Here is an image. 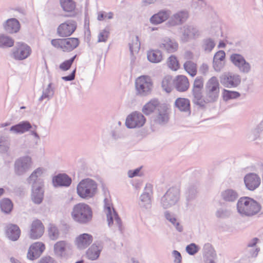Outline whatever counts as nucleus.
Segmentation results:
<instances>
[{"mask_svg":"<svg viewBox=\"0 0 263 263\" xmlns=\"http://www.w3.org/2000/svg\"><path fill=\"white\" fill-rule=\"evenodd\" d=\"M219 94V83L217 78L213 77L207 82L204 95L202 92H195V103L204 106L206 104L216 101Z\"/></svg>","mask_w":263,"mask_h":263,"instance_id":"obj_1","label":"nucleus"},{"mask_svg":"<svg viewBox=\"0 0 263 263\" xmlns=\"http://www.w3.org/2000/svg\"><path fill=\"white\" fill-rule=\"evenodd\" d=\"M237 209L238 213L242 215L252 216L260 212L261 206L253 198L242 197L237 202Z\"/></svg>","mask_w":263,"mask_h":263,"instance_id":"obj_2","label":"nucleus"},{"mask_svg":"<svg viewBox=\"0 0 263 263\" xmlns=\"http://www.w3.org/2000/svg\"><path fill=\"white\" fill-rule=\"evenodd\" d=\"M104 211L106 215L108 226L114 231L122 232L123 226L122 221L115 210L111 201L107 198L104 200Z\"/></svg>","mask_w":263,"mask_h":263,"instance_id":"obj_3","label":"nucleus"},{"mask_svg":"<svg viewBox=\"0 0 263 263\" xmlns=\"http://www.w3.org/2000/svg\"><path fill=\"white\" fill-rule=\"evenodd\" d=\"M71 216L74 221L86 223L92 219V212L88 204L85 203H79L73 206Z\"/></svg>","mask_w":263,"mask_h":263,"instance_id":"obj_4","label":"nucleus"},{"mask_svg":"<svg viewBox=\"0 0 263 263\" xmlns=\"http://www.w3.org/2000/svg\"><path fill=\"white\" fill-rule=\"evenodd\" d=\"M80 43L78 37L57 38L51 41V44L54 48L64 52L72 51L79 46Z\"/></svg>","mask_w":263,"mask_h":263,"instance_id":"obj_5","label":"nucleus"},{"mask_svg":"<svg viewBox=\"0 0 263 263\" xmlns=\"http://www.w3.org/2000/svg\"><path fill=\"white\" fill-rule=\"evenodd\" d=\"M97 190V184L92 179L87 178L81 180L77 185L78 195L82 198L87 199L92 197Z\"/></svg>","mask_w":263,"mask_h":263,"instance_id":"obj_6","label":"nucleus"},{"mask_svg":"<svg viewBox=\"0 0 263 263\" xmlns=\"http://www.w3.org/2000/svg\"><path fill=\"white\" fill-rule=\"evenodd\" d=\"M43 173L42 170L38 168L35 170L30 176V181H33L32 189V200L35 203L40 204L43 199L44 192L42 189L43 184L42 182H36L37 178L40 176Z\"/></svg>","mask_w":263,"mask_h":263,"instance_id":"obj_7","label":"nucleus"},{"mask_svg":"<svg viewBox=\"0 0 263 263\" xmlns=\"http://www.w3.org/2000/svg\"><path fill=\"white\" fill-rule=\"evenodd\" d=\"M153 86L152 80L148 76H141L136 79L135 88L139 95H147L152 91Z\"/></svg>","mask_w":263,"mask_h":263,"instance_id":"obj_8","label":"nucleus"},{"mask_svg":"<svg viewBox=\"0 0 263 263\" xmlns=\"http://www.w3.org/2000/svg\"><path fill=\"white\" fill-rule=\"evenodd\" d=\"M77 24L74 20H67L60 24L57 28V35L61 37L71 36L76 30Z\"/></svg>","mask_w":263,"mask_h":263,"instance_id":"obj_9","label":"nucleus"},{"mask_svg":"<svg viewBox=\"0 0 263 263\" xmlns=\"http://www.w3.org/2000/svg\"><path fill=\"white\" fill-rule=\"evenodd\" d=\"M45 229V226L41 220L38 219L33 220L29 226V237L32 240L40 239L44 235Z\"/></svg>","mask_w":263,"mask_h":263,"instance_id":"obj_10","label":"nucleus"},{"mask_svg":"<svg viewBox=\"0 0 263 263\" xmlns=\"http://www.w3.org/2000/svg\"><path fill=\"white\" fill-rule=\"evenodd\" d=\"M145 118L140 112H134L129 115L126 120V125L128 128H136L142 126L145 122Z\"/></svg>","mask_w":263,"mask_h":263,"instance_id":"obj_11","label":"nucleus"},{"mask_svg":"<svg viewBox=\"0 0 263 263\" xmlns=\"http://www.w3.org/2000/svg\"><path fill=\"white\" fill-rule=\"evenodd\" d=\"M45 245L42 242L38 241L33 243L29 248L27 257L29 260H33L39 257L45 250Z\"/></svg>","mask_w":263,"mask_h":263,"instance_id":"obj_12","label":"nucleus"},{"mask_svg":"<svg viewBox=\"0 0 263 263\" xmlns=\"http://www.w3.org/2000/svg\"><path fill=\"white\" fill-rule=\"evenodd\" d=\"M31 53L30 47L24 43H18L17 47L12 52V55L14 59L23 60L28 58Z\"/></svg>","mask_w":263,"mask_h":263,"instance_id":"obj_13","label":"nucleus"},{"mask_svg":"<svg viewBox=\"0 0 263 263\" xmlns=\"http://www.w3.org/2000/svg\"><path fill=\"white\" fill-rule=\"evenodd\" d=\"M244 182L247 189L253 191L259 186L261 180L257 174L249 173L245 176Z\"/></svg>","mask_w":263,"mask_h":263,"instance_id":"obj_14","label":"nucleus"},{"mask_svg":"<svg viewBox=\"0 0 263 263\" xmlns=\"http://www.w3.org/2000/svg\"><path fill=\"white\" fill-rule=\"evenodd\" d=\"M93 241V237L87 233H83L78 236L74 240V244L79 250H84Z\"/></svg>","mask_w":263,"mask_h":263,"instance_id":"obj_15","label":"nucleus"},{"mask_svg":"<svg viewBox=\"0 0 263 263\" xmlns=\"http://www.w3.org/2000/svg\"><path fill=\"white\" fill-rule=\"evenodd\" d=\"M175 88L179 92H184L189 89L190 84L187 77L184 75H178L173 80Z\"/></svg>","mask_w":263,"mask_h":263,"instance_id":"obj_16","label":"nucleus"},{"mask_svg":"<svg viewBox=\"0 0 263 263\" xmlns=\"http://www.w3.org/2000/svg\"><path fill=\"white\" fill-rule=\"evenodd\" d=\"M32 162L31 157L27 156L21 158L15 163V169L18 172H25L31 168Z\"/></svg>","mask_w":263,"mask_h":263,"instance_id":"obj_17","label":"nucleus"},{"mask_svg":"<svg viewBox=\"0 0 263 263\" xmlns=\"http://www.w3.org/2000/svg\"><path fill=\"white\" fill-rule=\"evenodd\" d=\"M5 234L10 240L16 241L20 238L21 231L17 225L10 223L5 227Z\"/></svg>","mask_w":263,"mask_h":263,"instance_id":"obj_18","label":"nucleus"},{"mask_svg":"<svg viewBox=\"0 0 263 263\" xmlns=\"http://www.w3.org/2000/svg\"><path fill=\"white\" fill-rule=\"evenodd\" d=\"M221 81L227 87H235L240 83V79L238 76L230 73L223 75Z\"/></svg>","mask_w":263,"mask_h":263,"instance_id":"obj_19","label":"nucleus"},{"mask_svg":"<svg viewBox=\"0 0 263 263\" xmlns=\"http://www.w3.org/2000/svg\"><path fill=\"white\" fill-rule=\"evenodd\" d=\"M230 59L232 63L243 72H248L250 68V65L246 62L241 55L233 54L231 56Z\"/></svg>","mask_w":263,"mask_h":263,"instance_id":"obj_20","label":"nucleus"},{"mask_svg":"<svg viewBox=\"0 0 263 263\" xmlns=\"http://www.w3.org/2000/svg\"><path fill=\"white\" fill-rule=\"evenodd\" d=\"M170 106L167 104H162L160 106L158 111L159 114L157 117V122L159 124L167 122L169 119Z\"/></svg>","mask_w":263,"mask_h":263,"instance_id":"obj_21","label":"nucleus"},{"mask_svg":"<svg viewBox=\"0 0 263 263\" xmlns=\"http://www.w3.org/2000/svg\"><path fill=\"white\" fill-rule=\"evenodd\" d=\"M63 11L67 13H74L77 9V3L74 0H59Z\"/></svg>","mask_w":263,"mask_h":263,"instance_id":"obj_22","label":"nucleus"},{"mask_svg":"<svg viewBox=\"0 0 263 263\" xmlns=\"http://www.w3.org/2000/svg\"><path fill=\"white\" fill-rule=\"evenodd\" d=\"M160 47L168 53H173L177 50L178 45L174 40L167 38L163 40Z\"/></svg>","mask_w":263,"mask_h":263,"instance_id":"obj_23","label":"nucleus"},{"mask_svg":"<svg viewBox=\"0 0 263 263\" xmlns=\"http://www.w3.org/2000/svg\"><path fill=\"white\" fill-rule=\"evenodd\" d=\"M102 247L99 245L93 244L87 250L86 255L87 257L90 260H96L100 256Z\"/></svg>","mask_w":263,"mask_h":263,"instance_id":"obj_24","label":"nucleus"},{"mask_svg":"<svg viewBox=\"0 0 263 263\" xmlns=\"http://www.w3.org/2000/svg\"><path fill=\"white\" fill-rule=\"evenodd\" d=\"M71 179L65 174H59L53 179V183L55 186H69Z\"/></svg>","mask_w":263,"mask_h":263,"instance_id":"obj_25","label":"nucleus"},{"mask_svg":"<svg viewBox=\"0 0 263 263\" xmlns=\"http://www.w3.org/2000/svg\"><path fill=\"white\" fill-rule=\"evenodd\" d=\"M4 28L9 33H15L20 30V24L16 19L10 18L6 21Z\"/></svg>","mask_w":263,"mask_h":263,"instance_id":"obj_26","label":"nucleus"},{"mask_svg":"<svg viewBox=\"0 0 263 263\" xmlns=\"http://www.w3.org/2000/svg\"><path fill=\"white\" fill-rule=\"evenodd\" d=\"M160 107L159 102L156 100H152L146 103L143 107L142 112L145 115H148L159 109Z\"/></svg>","mask_w":263,"mask_h":263,"instance_id":"obj_27","label":"nucleus"},{"mask_svg":"<svg viewBox=\"0 0 263 263\" xmlns=\"http://www.w3.org/2000/svg\"><path fill=\"white\" fill-rule=\"evenodd\" d=\"M175 106L181 111H189L190 110V101L187 98H178L175 102Z\"/></svg>","mask_w":263,"mask_h":263,"instance_id":"obj_28","label":"nucleus"},{"mask_svg":"<svg viewBox=\"0 0 263 263\" xmlns=\"http://www.w3.org/2000/svg\"><path fill=\"white\" fill-rule=\"evenodd\" d=\"M147 55L148 60L152 63H159L163 59L162 53L159 50H151L148 51Z\"/></svg>","mask_w":263,"mask_h":263,"instance_id":"obj_29","label":"nucleus"},{"mask_svg":"<svg viewBox=\"0 0 263 263\" xmlns=\"http://www.w3.org/2000/svg\"><path fill=\"white\" fill-rule=\"evenodd\" d=\"M68 248V244L65 241H59L54 245V253L60 256H62Z\"/></svg>","mask_w":263,"mask_h":263,"instance_id":"obj_30","label":"nucleus"},{"mask_svg":"<svg viewBox=\"0 0 263 263\" xmlns=\"http://www.w3.org/2000/svg\"><path fill=\"white\" fill-rule=\"evenodd\" d=\"M31 128V125L28 122H22L18 124L11 127V130L16 133H23L29 130Z\"/></svg>","mask_w":263,"mask_h":263,"instance_id":"obj_31","label":"nucleus"},{"mask_svg":"<svg viewBox=\"0 0 263 263\" xmlns=\"http://www.w3.org/2000/svg\"><path fill=\"white\" fill-rule=\"evenodd\" d=\"M204 80L201 77H197L194 80L193 87V95L194 97V101L195 102V92L201 93L203 87Z\"/></svg>","mask_w":263,"mask_h":263,"instance_id":"obj_32","label":"nucleus"},{"mask_svg":"<svg viewBox=\"0 0 263 263\" xmlns=\"http://www.w3.org/2000/svg\"><path fill=\"white\" fill-rule=\"evenodd\" d=\"M168 17V15L166 12L160 11L151 18V22L154 24H160L166 21Z\"/></svg>","mask_w":263,"mask_h":263,"instance_id":"obj_33","label":"nucleus"},{"mask_svg":"<svg viewBox=\"0 0 263 263\" xmlns=\"http://www.w3.org/2000/svg\"><path fill=\"white\" fill-rule=\"evenodd\" d=\"M185 70L192 77L197 73V65L192 61H186L183 64Z\"/></svg>","mask_w":263,"mask_h":263,"instance_id":"obj_34","label":"nucleus"},{"mask_svg":"<svg viewBox=\"0 0 263 263\" xmlns=\"http://www.w3.org/2000/svg\"><path fill=\"white\" fill-rule=\"evenodd\" d=\"M0 207L2 211L8 213L12 211L13 204L9 199L4 198L0 201Z\"/></svg>","mask_w":263,"mask_h":263,"instance_id":"obj_35","label":"nucleus"},{"mask_svg":"<svg viewBox=\"0 0 263 263\" xmlns=\"http://www.w3.org/2000/svg\"><path fill=\"white\" fill-rule=\"evenodd\" d=\"M13 45L14 41L12 38L4 34L0 35V47H10Z\"/></svg>","mask_w":263,"mask_h":263,"instance_id":"obj_36","label":"nucleus"},{"mask_svg":"<svg viewBox=\"0 0 263 263\" xmlns=\"http://www.w3.org/2000/svg\"><path fill=\"white\" fill-rule=\"evenodd\" d=\"M167 65L168 67L173 71H177L180 68L179 61L174 55H171L168 58Z\"/></svg>","mask_w":263,"mask_h":263,"instance_id":"obj_37","label":"nucleus"},{"mask_svg":"<svg viewBox=\"0 0 263 263\" xmlns=\"http://www.w3.org/2000/svg\"><path fill=\"white\" fill-rule=\"evenodd\" d=\"M173 81L171 76L164 78L162 82V87L167 92H170L173 88Z\"/></svg>","mask_w":263,"mask_h":263,"instance_id":"obj_38","label":"nucleus"},{"mask_svg":"<svg viewBox=\"0 0 263 263\" xmlns=\"http://www.w3.org/2000/svg\"><path fill=\"white\" fill-rule=\"evenodd\" d=\"M239 93L237 91H233L224 89V90L222 92L223 98L226 101L230 99H235L239 97Z\"/></svg>","mask_w":263,"mask_h":263,"instance_id":"obj_39","label":"nucleus"},{"mask_svg":"<svg viewBox=\"0 0 263 263\" xmlns=\"http://www.w3.org/2000/svg\"><path fill=\"white\" fill-rule=\"evenodd\" d=\"M48 235L52 240L57 239L59 235V230L56 226L50 224L48 230Z\"/></svg>","mask_w":263,"mask_h":263,"instance_id":"obj_40","label":"nucleus"},{"mask_svg":"<svg viewBox=\"0 0 263 263\" xmlns=\"http://www.w3.org/2000/svg\"><path fill=\"white\" fill-rule=\"evenodd\" d=\"M223 199L226 201H233L237 198L236 193L232 190H227L222 194Z\"/></svg>","mask_w":263,"mask_h":263,"instance_id":"obj_41","label":"nucleus"},{"mask_svg":"<svg viewBox=\"0 0 263 263\" xmlns=\"http://www.w3.org/2000/svg\"><path fill=\"white\" fill-rule=\"evenodd\" d=\"M76 57L77 55H75L70 59L66 60L62 62L59 66L60 69L62 71H67L69 69Z\"/></svg>","mask_w":263,"mask_h":263,"instance_id":"obj_42","label":"nucleus"},{"mask_svg":"<svg viewBox=\"0 0 263 263\" xmlns=\"http://www.w3.org/2000/svg\"><path fill=\"white\" fill-rule=\"evenodd\" d=\"M141 206L148 208L151 205V198L148 193H143L140 197Z\"/></svg>","mask_w":263,"mask_h":263,"instance_id":"obj_43","label":"nucleus"},{"mask_svg":"<svg viewBox=\"0 0 263 263\" xmlns=\"http://www.w3.org/2000/svg\"><path fill=\"white\" fill-rule=\"evenodd\" d=\"M109 36V30L108 29H105L101 30L98 36V42H106Z\"/></svg>","mask_w":263,"mask_h":263,"instance_id":"obj_44","label":"nucleus"},{"mask_svg":"<svg viewBox=\"0 0 263 263\" xmlns=\"http://www.w3.org/2000/svg\"><path fill=\"white\" fill-rule=\"evenodd\" d=\"M179 191L178 190L172 188L167 191L166 194L165 195V197L167 199L171 198L172 196H174L175 200L177 201L179 198Z\"/></svg>","mask_w":263,"mask_h":263,"instance_id":"obj_45","label":"nucleus"},{"mask_svg":"<svg viewBox=\"0 0 263 263\" xmlns=\"http://www.w3.org/2000/svg\"><path fill=\"white\" fill-rule=\"evenodd\" d=\"M129 48L133 54L138 51L140 48V44L137 38H136L131 44H129Z\"/></svg>","mask_w":263,"mask_h":263,"instance_id":"obj_46","label":"nucleus"},{"mask_svg":"<svg viewBox=\"0 0 263 263\" xmlns=\"http://www.w3.org/2000/svg\"><path fill=\"white\" fill-rule=\"evenodd\" d=\"M225 52L222 50H220L216 52L214 57V62L216 64L222 61L225 58Z\"/></svg>","mask_w":263,"mask_h":263,"instance_id":"obj_47","label":"nucleus"},{"mask_svg":"<svg viewBox=\"0 0 263 263\" xmlns=\"http://www.w3.org/2000/svg\"><path fill=\"white\" fill-rule=\"evenodd\" d=\"M113 13L110 12L109 13H104L100 12L98 14L97 18L99 21H103L104 19H111L113 17Z\"/></svg>","mask_w":263,"mask_h":263,"instance_id":"obj_48","label":"nucleus"},{"mask_svg":"<svg viewBox=\"0 0 263 263\" xmlns=\"http://www.w3.org/2000/svg\"><path fill=\"white\" fill-rule=\"evenodd\" d=\"M188 13L185 12H180L177 14L175 16L176 19L179 21L180 23H183L185 21L188 17Z\"/></svg>","mask_w":263,"mask_h":263,"instance_id":"obj_49","label":"nucleus"},{"mask_svg":"<svg viewBox=\"0 0 263 263\" xmlns=\"http://www.w3.org/2000/svg\"><path fill=\"white\" fill-rule=\"evenodd\" d=\"M187 252L190 255H194L198 251L197 246L194 243L188 245L186 248Z\"/></svg>","mask_w":263,"mask_h":263,"instance_id":"obj_50","label":"nucleus"},{"mask_svg":"<svg viewBox=\"0 0 263 263\" xmlns=\"http://www.w3.org/2000/svg\"><path fill=\"white\" fill-rule=\"evenodd\" d=\"M38 263H57L55 260L50 256H45L42 258Z\"/></svg>","mask_w":263,"mask_h":263,"instance_id":"obj_51","label":"nucleus"},{"mask_svg":"<svg viewBox=\"0 0 263 263\" xmlns=\"http://www.w3.org/2000/svg\"><path fill=\"white\" fill-rule=\"evenodd\" d=\"M142 167L137 168L134 170H129L128 172V176L130 178H133L134 177L138 176L139 175L140 172L141 170Z\"/></svg>","mask_w":263,"mask_h":263,"instance_id":"obj_52","label":"nucleus"},{"mask_svg":"<svg viewBox=\"0 0 263 263\" xmlns=\"http://www.w3.org/2000/svg\"><path fill=\"white\" fill-rule=\"evenodd\" d=\"M173 256L174 257L175 263H181L182 257L180 253L177 251H174L173 252Z\"/></svg>","mask_w":263,"mask_h":263,"instance_id":"obj_53","label":"nucleus"},{"mask_svg":"<svg viewBox=\"0 0 263 263\" xmlns=\"http://www.w3.org/2000/svg\"><path fill=\"white\" fill-rule=\"evenodd\" d=\"M76 69L72 71V72L69 76L63 77L62 79L65 81H71L74 79L75 78V73H76Z\"/></svg>","mask_w":263,"mask_h":263,"instance_id":"obj_54","label":"nucleus"},{"mask_svg":"<svg viewBox=\"0 0 263 263\" xmlns=\"http://www.w3.org/2000/svg\"><path fill=\"white\" fill-rule=\"evenodd\" d=\"M165 217L168 220L171 222H172L173 224H175V222H176V219L175 218L173 217L172 215L170 213H166L165 214Z\"/></svg>","mask_w":263,"mask_h":263,"instance_id":"obj_55","label":"nucleus"},{"mask_svg":"<svg viewBox=\"0 0 263 263\" xmlns=\"http://www.w3.org/2000/svg\"><path fill=\"white\" fill-rule=\"evenodd\" d=\"M215 46V44L212 41H209L206 43V49H209L211 50Z\"/></svg>","mask_w":263,"mask_h":263,"instance_id":"obj_56","label":"nucleus"},{"mask_svg":"<svg viewBox=\"0 0 263 263\" xmlns=\"http://www.w3.org/2000/svg\"><path fill=\"white\" fill-rule=\"evenodd\" d=\"M193 54L190 52H186L184 55V59L187 61H190V59H193Z\"/></svg>","mask_w":263,"mask_h":263,"instance_id":"obj_57","label":"nucleus"},{"mask_svg":"<svg viewBox=\"0 0 263 263\" xmlns=\"http://www.w3.org/2000/svg\"><path fill=\"white\" fill-rule=\"evenodd\" d=\"M174 225H175V227H176V229L179 231H182V227L180 226V224L178 222H175V224Z\"/></svg>","mask_w":263,"mask_h":263,"instance_id":"obj_58","label":"nucleus"},{"mask_svg":"<svg viewBox=\"0 0 263 263\" xmlns=\"http://www.w3.org/2000/svg\"><path fill=\"white\" fill-rule=\"evenodd\" d=\"M258 240V239L257 238H254L253 239V243L252 245H249V246L251 247L255 245L257 243Z\"/></svg>","mask_w":263,"mask_h":263,"instance_id":"obj_59","label":"nucleus"},{"mask_svg":"<svg viewBox=\"0 0 263 263\" xmlns=\"http://www.w3.org/2000/svg\"><path fill=\"white\" fill-rule=\"evenodd\" d=\"M225 46H226V44H225V43L224 42H220L219 43L218 47H219V48H224V47H225Z\"/></svg>","mask_w":263,"mask_h":263,"instance_id":"obj_60","label":"nucleus"},{"mask_svg":"<svg viewBox=\"0 0 263 263\" xmlns=\"http://www.w3.org/2000/svg\"><path fill=\"white\" fill-rule=\"evenodd\" d=\"M144 2L147 4H152L154 3L156 0H144Z\"/></svg>","mask_w":263,"mask_h":263,"instance_id":"obj_61","label":"nucleus"},{"mask_svg":"<svg viewBox=\"0 0 263 263\" xmlns=\"http://www.w3.org/2000/svg\"><path fill=\"white\" fill-rule=\"evenodd\" d=\"M4 193V190L2 188H0V197H1Z\"/></svg>","mask_w":263,"mask_h":263,"instance_id":"obj_62","label":"nucleus"},{"mask_svg":"<svg viewBox=\"0 0 263 263\" xmlns=\"http://www.w3.org/2000/svg\"><path fill=\"white\" fill-rule=\"evenodd\" d=\"M13 263H21L20 262V261H18V260H13Z\"/></svg>","mask_w":263,"mask_h":263,"instance_id":"obj_63","label":"nucleus"},{"mask_svg":"<svg viewBox=\"0 0 263 263\" xmlns=\"http://www.w3.org/2000/svg\"><path fill=\"white\" fill-rule=\"evenodd\" d=\"M76 263H83V260H80V261L76 262Z\"/></svg>","mask_w":263,"mask_h":263,"instance_id":"obj_64","label":"nucleus"}]
</instances>
